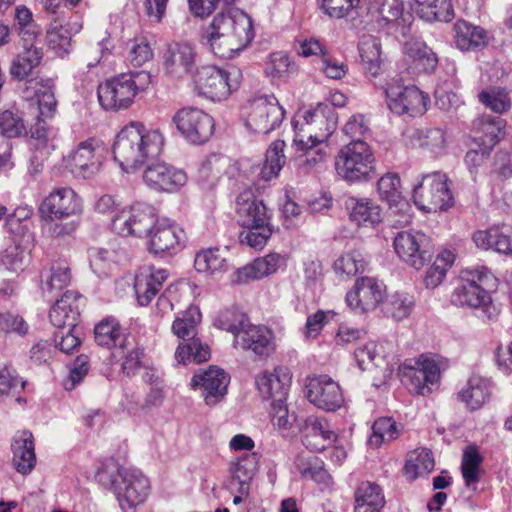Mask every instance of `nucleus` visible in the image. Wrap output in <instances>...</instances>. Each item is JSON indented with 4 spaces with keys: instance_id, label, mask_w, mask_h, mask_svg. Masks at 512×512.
Masks as SVG:
<instances>
[{
    "instance_id": "f257e3e1",
    "label": "nucleus",
    "mask_w": 512,
    "mask_h": 512,
    "mask_svg": "<svg viewBox=\"0 0 512 512\" xmlns=\"http://www.w3.org/2000/svg\"><path fill=\"white\" fill-rule=\"evenodd\" d=\"M164 142L159 130H149L141 122H131L117 135L113 145L114 159L123 171L133 172L148 159L158 156Z\"/></svg>"
},
{
    "instance_id": "f03ea898",
    "label": "nucleus",
    "mask_w": 512,
    "mask_h": 512,
    "mask_svg": "<svg viewBox=\"0 0 512 512\" xmlns=\"http://www.w3.org/2000/svg\"><path fill=\"white\" fill-rule=\"evenodd\" d=\"M205 38L216 56L229 58L254 38L252 20L240 9L230 8L214 17Z\"/></svg>"
},
{
    "instance_id": "7ed1b4c3",
    "label": "nucleus",
    "mask_w": 512,
    "mask_h": 512,
    "mask_svg": "<svg viewBox=\"0 0 512 512\" xmlns=\"http://www.w3.org/2000/svg\"><path fill=\"white\" fill-rule=\"evenodd\" d=\"M98 482L111 490L124 512H131L148 496L150 483L139 470L121 467L114 460L105 461L97 472Z\"/></svg>"
},
{
    "instance_id": "20e7f679",
    "label": "nucleus",
    "mask_w": 512,
    "mask_h": 512,
    "mask_svg": "<svg viewBox=\"0 0 512 512\" xmlns=\"http://www.w3.org/2000/svg\"><path fill=\"white\" fill-rule=\"evenodd\" d=\"M496 281L493 274L484 266L465 268L461 271L451 302L458 307L481 310L483 317L495 319L499 310L493 304L487 288Z\"/></svg>"
},
{
    "instance_id": "39448f33",
    "label": "nucleus",
    "mask_w": 512,
    "mask_h": 512,
    "mask_svg": "<svg viewBox=\"0 0 512 512\" xmlns=\"http://www.w3.org/2000/svg\"><path fill=\"white\" fill-rule=\"evenodd\" d=\"M200 322L201 313L198 307L192 305L182 313V316L174 320L172 331L182 340L175 351V360L178 364H199L210 358L208 345L196 337Z\"/></svg>"
},
{
    "instance_id": "423d86ee",
    "label": "nucleus",
    "mask_w": 512,
    "mask_h": 512,
    "mask_svg": "<svg viewBox=\"0 0 512 512\" xmlns=\"http://www.w3.org/2000/svg\"><path fill=\"white\" fill-rule=\"evenodd\" d=\"M151 76L146 71L124 73L106 80L98 87V99L105 110L127 109L135 96L150 83Z\"/></svg>"
},
{
    "instance_id": "0eeeda50",
    "label": "nucleus",
    "mask_w": 512,
    "mask_h": 512,
    "mask_svg": "<svg viewBox=\"0 0 512 512\" xmlns=\"http://www.w3.org/2000/svg\"><path fill=\"white\" fill-rule=\"evenodd\" d=\"M337 174L349 183L366 182L376 177L375 157L363 140H352L335 158Z\"/></svg>"
},
{
    "instance_id": "6e6552de",
    "label": "nucleus",
    "mask_w": 512,
    "mask_h": 512,
    "mask_svg": "<svg viewBox=\"0 0 512 512\" xmlns=\"http://www.w3.org/2000/svg\"><path fill=\"white\" fill-rule=\"evenodd\" d=\"M450 185L451 181L443 172L434 171L423 175L413 189L415 205L427 213L447 210L454 203Z\"/></svg>"
},
{
    "instance_id": "1a4fd4ad",
    "label": "nucleus",
    "mask_w": 512,
    "mask_h": 512,
    "mask_svg": "<svg viewBox=\"0 0 512 512\" xmlns=\"http://www.w3.org/2000/svg\"><path fill=\"white\" fill-rule=\"evenodd\" d=\"M192 80L199 94L213 101H221L238 88L239 72L205 65L196 69Z\"/></svg>"
},
{
    "instance_id": "9d476101",
    "label": "nucleus",
    "mask_w": 512,
    "mask_h": 512,
    "mask_svg": "<svg viewBox=\"0 0 512 512\" xmlns=\"http://www.w3.org/2000/svg\"><path fill=\"white\" fill-rule=\"evenodd\" d=\"M383 91L388 108L397 115H422L427 110L428 96L413 85H404L401 79H389Z\"/></svg>"
},
{
    "instance_id": "9b49d317",
    "label": "nucleus",
    "mask_w": 512,
    "mask_h": 512,
    "mask_svg": "<svg viewBox=\"0 0 512 512\" xmlns=\"http://www.w3.org/2000/svg\"><path fill=\"white\" fill-rule=\"evenodd\" d=\"M158 218L155 209L143 203L123 208L112 219V229L122 236L149 237Z\"/></svg>"
},
{
    "instance_id": "f8f14e48",
    "label": "nucleus",
    "mask_w": 512,
    "mask_h": 512,
    "mask_svg": "<svg viewBox=\"0 0 512 512\" xmlns=\"http://www.w3.org/2000/svg\"><path fill=\"white\" fill-rule=\"evenodd\" d=\"M285 110L273 95H257L249 101L246 125L256 133L267 134L280 126Z\"/></svg>"
},
{
    "instance_id": "ddd939ff",
    "label": "nucleus",
    "mask_w": 512,
    "mask_h": 512,
    "mask_svg": "<svg viewBox=\"0 0 512 512\" xmlns=\"http://www.w3.org/2000/svg\"><path fill=\"white\" fill-rule=\"evenodd\" d=\"M172 120L180 134L193 144L205 143L214 131L213 118L198 108H182Z\"/></svg>"
},
{
    "instance_id": "4468645a",
    "label": "nucleus",
    "mask_w": 512,
    "mask_h": 512,
    "mask_svg": "<svg viewBox=\"0 0 512 512\" xmlns=\"http://www.w3.org/2000/svg\"><path fill=\"white\" fill-rule=\"evenodd\" d=\"M393 244L397 255L416 269L422 268L433 255L431 239L422 232H400Z\"/></svg>"
},
{
    "instance_id": "2eb2a0df",
    "label": "nucleus",
    "mask_w": 512,
    "mask_h": 512,
    "mask_svg": "<svg viewBox=\"0 0 512 512\" xmlns=\"http://www.w3.org/2000/svg\"><path fill=\"white\" fill-rule=\"evenodd\" d=\"M103 160L104 147L100 141L93 138L80 142L66 158L71 172L84 179L97 174Z\"/></svg>"
},
{
    "instance_id": "dca6fc26",
    "label": "nucleus",
    "mask_w": 512,
    "mask_h": 512,
    "mask_svg": "<svg viewBox=\"0 0 512 512\" xmlns=\"http://www.w3.org/2000/svg\"><path fill=\"white\" fill-rule=\"evenodd\" d=\"M400 371L407 379L409 390L415 394L426 396L431 393V385L440 380L438 363L425 355L415 360L414 365L404 364Z\"/></svg>"
},
{
    "instance_id": "f3484780",
    "label": "nucleus",
    "mask_w": 512,
    "mask_h": 512,
    "mask_svg": "<svg viewBox=\"0 0 512 512\" xmlns=\"http://www.w3.org/2000/svg\"><path fill=\"white\" fill-rule=\"evenodd\" d=\"M306 397L310 403L325 411H335L344 403L341 387L328 375L308 377Z\"/></svg>"
},
{
    "instance_id": "a211bd4d",
    "label": "nucleus",
    "mask_w": 512,
    "mask_h": 512,
    "mask_svg": "<svg viewBox=\"0 0 512 512\" xmlns=\"http://www.w3.org/2000/svg\"><path fill=\"white\" fill-rule=\"evenodd\" d=\"M186 233L174 221L158 219L149 235V250L154 254L173 255L185 246Z\"/></svg>"
},
{
    "instance_id": "6ab92c4d",
    "label": "nucleus",
    "mask_w": 512,
    "mask_h": 512,
    "mask_svg": "<svg viewBox=\"0 0 512 512\" xmlns=\"http://www.w3.org/2000/svg\"><path fill=\"white\" fill-rule=\"evenodd\" d=\"M229 382L230 377L223 369L210 366L193 376L191 386L200 391L208 406H214L226 395Z\"/></svg>"
},
{
    "instance_id": "aec40b11",
    "label": "nucleus",
    "mask_w": 512,
    "mask_h": 512,
    "mask_svg": "<svg viewBox=\"0 0 512 512\" xmlns=\"http://www.w3.org/2000/svg\"><path fill=\"white\" fill-rule=\"evenodd\" d=\"M196 67V51L189 43H174L168 46L163 55V69L174 79L190 76L193 79Z\"/></svg>"
},
{
    "instance_id": "412c9836",
    "label": "nucleus",
    "mask_w": 512,
    "mask_h": 512,
    "mask_svg": "<svg viewBox=\"0 0 512 512\" xmlns=\"http://www.w3.org/2000/svg\"><path fill=\"white\" fill-rule=\"evenodd\" d=\"M143 180L150 188L163 192H176L187 182L186 173L165 162L150 164L144 171Z\"/></svg>"
},
{
    "instance_id": "4be33fe9",
    "label": "nucleus",
    "mask_w": 512,
    "mask_h": 512,
    "mask_svg": "<svg viewBox=\"0 0 512 512\" xmlns=\"http://www.w3.org/2000/svg\"><path fill=\"white\" fill-rule=\"evenodd\" d=\"M236 163L228 156L210 154L200 164L197 171V182L204 189L215 187L218 182L227 177L231 179L238 174Z\"/></svg>"
},
{
    "instance_id": "5701e85b",
    "label": "nucleus",
    "mask_w": 512,
    "mask_h": 512,
    "mask_svg": "<svg viewBox=\"0 0 512 512\" xmlns=\"http://www.w3.org/2000/svg\"><path fill=\"white\" fill-rule=\"evenodd\" d=\"M234 345L260 357H268L276 347L271 329L263 325H252L249 322L236 334Z\"/></svg>"
},
{
    "instance_id": "b1692460",
    "label": "nucleus",
    "mask_w": 512,
    "mask_h": 512,
    "mask_svg": "<svg viewBox=\"0 0 512 512\" xmlns=\"http://www.w3.org/2000/svg\"><path fill=\"white\" fill-rule=\"evenodd\" d=\"M39 211L42 216L68 218L81 213V199L69 187L57 188L44 199Z\"/></svg>"
},
{
    "instance_id": "393cba45",
    "label": "nucleus",
    "mask_w": 512,
    "mask_h": 512,
    "mask_svg": "<svg viewBox=\"0 0 512 512\" xmlns=\"http://www.w3.org/2000/svg\"><path fill=\"white\" fill-rule=\"evenodd\" d=\"M383 295V283L372 277H361L356 280L354 288L347 293L346 302L354 310L367 312L377 307Z\"/></svg>"
},
{
    "instance_id": "a878e982",
    "label": "nucleus",
    "mask_w": 512,
    "mask_h": 512,
    "mask_svg": "<svg viewBox=\"0 0 512 512\" xmlns=\"http://www.w3.org/2000/svg\"><path fill=\"white\" fill-rule=\"evenodd\" d=\"M85 306V298L76 291H66L51 307L49 319L57 328H73L77 326L81 311Z\"/></svg>"
},
{
    "instance_id": "bb28decb",
    "label": "nucleus",
    "mask_w": 512,
    "mask_h": 512,
    "mask_svg": "<svg viewBox=\"0 0 512 512\" xmlns=\"http://www.w3.org/2000/svg\"><path fill=\"white\" fill-rule=\"evenodd\" d=\"M235 209L238 222L243 227L271 224V212L250 189L244 190L237 196Z\"/></svg>"
},
{
    "instance_id": "cd10ccee",
    "label": "nucleus",
    "mask_w": 512,
    "mask_h": 512,
    "mask_svg": "<svg viewBox=\"0 0 512 512\" xmlns=\"http://www.w3.org/2000/svg\"><path fill=\"white\" fill-rule=\"evenodd\" d=\"M337 127V116L333 108L325 107L317 109L311 116V122L307 121L298 132L313 144H322L327 141Z\"/></svg>"
},
{
    "instance_id": "c85d7f7f",
    "label": "nucleus",
    "mask_w": 512,
    "mask_h": 512,
    "mask_svg": "<svg viewBox=\"0 0 512 512\" xmlns=\"http://www.w3.org/2000/svg\"><path fill=\"white\" fill-rule=\"evenodd\" d=\"M294 131L293 143L297 151L301 152L295 158L296 167L304 174L318 171L328 156L327 146L312 145L311 141L306 140L305 136L298 132V123H294Z\"/></svg>"
},
{
    "instance_id": "c756f323",
    "label": "nucleus",
    "mask_w": 512,
    "mask_h": 512,
    "mask_svg": "<svg viewBox=\"0 0 512 512\" xmlns=\"http://www.w3.org/2000/svg\"><path fill=\"white\" fill-rule=\"evenodd\" d=\"M302 434L303 445L313 452L325 450L337 439L328 422L314 415L305 419Z\"/></svg>"
},
{
    "instance_id": "7c9ffc66",
    "label": "nucleus",
    "mask_w": 512,
    "mask_h": 512,
    "mask_svg": "<svg viewBox=\"0 0 512 512\" xmlns=\"http://www.w3.org/2000/svg\"><path fill=\"white\" fill-rule=\"evenodd\" d=\"M291 377L284 368H275L273 371H263L256 377V386L265 399L271 402H285Z\"/></svg>"
},
{
    "instance_id": "2f4dec72",
    "label": "nucleus",
    "mask_w": 512,
    "mask_h": 512,
    "mask_svg": "<svg viewBox=\"0 0 512 512\" xmlns=\"http://www.w3.org/2000/svg\"><path fill=\"white\" fill-rule=\"evenodd\" d=\"M259 457L254 452H244L230 462V477L226 486L233 491L235 486L240 487L241 493H249L250 482L256 474Z\"/></svg>"
},
{
    "instance_id": "473e14b6",
    "label": "nucleus",
    "mask_w": 512,
    "mask_h": 512,
    "mask_svg": "<svg viewBox=\"0 0 512 512\" xmlns=\"http://www.w3.org/2000/svg\"><path fill=\"white\" fill-rule=\"evenodd\" d=\"M286 265V258L278 253H269L264 257L255 259L252 263L239 268L236 272L238 283H247L276 273Z\"/></svg>"
},
{
    "instance_id": "72a5a7b5",
    "label": "nucleus",
    "mask_w": 512,
    "mask_h": 512,
    "mask_svg": "<svg viewBox=\"0 0 512 512\" xmlns=\"http://www.w3.org/2000/svg\"><path fill=\"white\" fill-rule=\"evenodd\" d=\"M453 32L454 43L462 51L480 50L489 43V36L484 28L463 19L455 22Z\"/></svg>"
},
{
    "instance_id": "f704fd0d",
    "label": "nucleus",
    "mask_w": 512,
    "mask_h": 512,
    "mask_svg": "<svg viewBox=\"0 0 512 512\" xmlns=\"http://www.w3.org/2000/svg\"><path fill=\"white\" fill-rule=\"evenodd\" d=\"M393 351L394 346L391 342L369 341L354 351V357L358 367L365 371L372 366L381 367L385 363L388 364Z\"/></svg>"
},
{
    "instance_id": "c9c22d12",
    "label": "nucleus",
    "mask_w": 512,
    "mask_h": 512,
    "mask_svg": "<svg viewBox=\"0 0 512 512\" xmlns=\"http://www.w3.org/2000/svg\"><path fill=\"white\" fill-rule=\"evenodd\" d=\"M490 381L480 375H471L457 393V398L471 411L480 409L490 398Z\"/></svg>"
},
{
    "instance_id": "e433bc0d",
    "label": "nucleus",
    "mask_w": 512,
    "mask_h": 512,
    "mask_svg": "<svg viewBox=\"0 0 512 512\" xmlns=\"http://www.w3.org/2000/svg\"><path fill=\"white\" fill-rule=\"evenodd\" d=\"M473 241L481 249H493L499 253L512 254V227L495 226L473 234Z\"/></svg>"
},
{
    "instance_id": "4c0bfd02",
    "label": "nucleus",
    "mask_w": 512,
    "mask_h": 512,
    "mask_svg": "<svg viewBox=\"0 0 512 512\" xmlns=\"http://www.w3.org/2000/svg\"><path fill=\"white\" fill-rule=\"evenodd\" d=\"M168 277L164 269H144L135 278L134 289L141 306L148 305L158 294Z\"/></svg>"
},
{
    "instance_id": "58836bf2",
    "label": "nucleus",
    "mask_w": 512,
    "mask_h": 512,
    "mask_svg": "<svg viewBox=\"0 0 512 512\" xmlns=\"http://www.w3.org/2000/svg\"><path fill=\"white\" fill-rule=\"evenodd\" d=\"M23 97L25 99L36 98L39 113L42 117H51L55 112L57 101L51 80H27Z\"/></svg>"
},
{
    "instance_id": "ea45409f",
    "label": "nucleus",
    "mask_w": 512,
    "mask_h": 512,
    "mask_svg": "<svg viewBox=\"0 0 512 512\" xmlns=\"http://www.w3.org/2000/svg\"><path fill=\"white\" fill-rule=\"evenodd\" d=\"M94 334L95 341L98 345L115 349L116 352H124V350L130 346V341L124 333V330L118 320L113 317L103 319L98 323L95 326Z\"/></svg>"
},
{
    "instance_id": "a19ab883",
    "label": "nucleus",
    "mask_w": 512,
    "mask_h": 512,
    "mask_svg": "<svg viewBox=\"0 0 512 512\" xmlns=\"http://www.w3.org/2000/svg\"><path fill=\"white\" fill-rule=\"evenodd\" d=\"M345 207L350 220L358 226L373 227L382 220L380 207L368 198L348 197Z\"/></svg>"
},
{
    "instance_id": "79ce46f5",
    "label": "nucleus",
    "mask_w": 512,
    "mask_h": 512,
    "mask_svg": "<svg viewBox=\"0 0 512 512\" xmlns=\"http://www.w3.org/2000/svg\"><path fill=\"white\" fill-rule=\"evenodd\" d=\"M13 464L18 472L29 473L36 463L32 434L28 431L19 432L11 444Z\"/></svg>"
},
{
    "instance_id": "37998d69",
    "label": "nucleus",
    "mask_w": 512,
    "mask_h": 512,
    "mask_svg": "<svg viewBox=\"0 0 512 512\" xmlns=\"http://www.w3.org/2000/svg\"><path fill=\"white\" fill-rule=\"evenodd\" d=\"M505 123L499 117L483 115L473 122V128L479 136L476 141L479 147H485L491 151L504 136Z\"/></svg>"
},
{
    "instance_id": "c03bdc74",
    "label": "nucleus",
    "mask_w": 512,
    "mask_h": 512,
    "mask_svg": "<svg viewBox=\"0 0 512 512\" xmlns=\"http://www.w3.org/2000/svg\"><path fill=\"white\" fill-rule=\"evenodd\" d=\"M24 43V51L12 60L9 69L10 76L19 81L27 79L43 57L41 47L34 45V42Z\"/></svg>"
},
{
    "instance_id": "a18cd8bd",
    "label": "nucleus",
    "mask_w": 512,
    "mask_h": 512,
    "mask_svg": "<svg viewBox=\"0 0 512 512\" xmlns=\"http://www.w3.org/2000/svg\"><path fill=\"white\" fill-rule=\"evenodd\" d=\"M415 13L426 22H450L454 17L452 0H413Z\"/></svg>"
},
{
    "instance_id": "49530a36",
    "label": "nucleus",
    "mask_w": 512,
    "mask_h": 512,
    "mask_svg": "<svg viewBox=\"0 0 512 512\" xmlns=\"http://www.w3.org/2000/svg\"><path fill=\"white\" fill-rule=\"evenodd\" d=\"M385 505V497L379 485L362 482L355 491L354 512H380Z\"/></svg>"
},
{
    "instance_id": "de8ad7c7",
    "label": "nucleus",
    "mask_w": 512,
    "mask_h": 512,
    "mask_svg": "<svg viewBox=\"0 0 512 512\" xmlns=\"http://www.w3.org/2000/svg\"><path fill=\"white\" fill-rule=\"evenodd\" d=\"M30 262L27 247L20 240L10 239L1 252L0 266L7 272L19 274L23 272Z\"/></svg>"
},
{
    "instance_id": "09e8293b",
    "label": "nucleus",
    "mask_w": 512,
    "mask_h": 512,
    "mask_svg": "<svg viewBox=\"0 0 512 512\" xmlns=\"http://www.w3.org/2000/svg\"><path fill=\"white\" fill-rule=\"evenodd\" d=\"M405 54L412 60L415 69L421 72H432L438 64L436 54L425 42L419 39H411L405 43Z\"/></svg>"
},
{
    "instance_id": "8fccbe9b",
    "label": "nucleus",
    "mask_w": 512,
    "mask_h": 512,
    "mask_svg": "<svg viewBox=\"0 0 512 512\" xmlns=\"http://www.w3.org/2000/svg\"><path fill=\"white\" fill-rule=\"evenodd\" d=\"M81 30V25L78 23H64L62 18H54L47 30L48 43L53 47L64 52L68 51L70 41L73 34Z\"/></svg>"
},
{
    "instance_id": "3c124183",
    "label": "nucleus",
    "mask_w": 512,
    "mask_h": 512,
    "mask_svg": "<svg viewBox=\"0 0 512 512\" xmlns=\"http://www.w3.org/2000/svg\"><path fill=\"white\" fill-rule=\"evenodd\" d=\"M358 48L364 69L372 76H376L380 71L381 64L379 40L374 36L364 35L360 38Z\"/></svg>"
},
{
    "instance_id": "603ef678",
    "label": "nucleus",
    "mask_w": 512,
    "mask_h": 512,
    "mask_svg": "<svg viewBox=\"0 0 512 512\" xmlns=\"http://www.w3.org/2000/svg\"><path fill=\"white\" fill-rule=\"evenodd\" d=\"M295 467L304 479L314 480L325 485L330 484L331 477L323 467V462L316 456L299 454Z\"/></svg>"
},
{
    "instance_id": "864d4df0",
    "label": "nucleus",
    "mask_w": 512,
    "mask_h": 512,
    "mask_svg": "<svg viewBox=\"0 0 512 512\" xmlns=\"http://www.w3.org/2000/svg\"><path fill=\"white\" fill-rule=\"evenodd\" d=\"M286 144L283 140H275L266 151V159L261 170V176L269 181L277 177L286 163L284 149Z\"/></svg>"
},
{
    "instance_id": "5fc2aeb1",
    "label": "nucleus",
    "mask_w": 512,
    "mask_h": 512,
    "mask_svg": "<svg viewBox=\"0 0 512 512\" xmlns=\"http://www.w3.org/2000/svg\"><path fill=\"white\" fill-rule=\"evenodd\" d=\"M378 193L382 200L387 201L389 205H398L408 207V204L402 202L401 182L397 173H387L377 182Z\"/></svg>"
},
{
    "instance_id": "6e6d98bb",
    "label": "nucleus",
    "mask_w": 512,
    "mask_h": 512,
    "mask_svg": "<svg viewBox=\"0 0 512 512\" xmlns=\"http://www.w3.org/2000/svg\"><path fill=\"white\" fill-rule=\"evenodd\" d=\"M482 456L476 446H467L463 452L461 470L466 486H471L479 481Z\"/></svg>"
},
{
    "instance_id": "4d7b16f0",
    "label": "nucleus",
    "mask_w": 512,
    "mask_h": 512,
    "mask_svg": "<svg viewBox=\"0 0 512 512\" xmlns=\"http://www.w3.org/2000/svg\"><path fill=\"white\" fill-rule=\"evenodd\" d=\"M455 255L449 251H442L435 259L433 265L429 268L424 278L427 288H435L446 276L447 270L452 266Z\"/></svg>"
},
{
    "instance_id": "13d9d810",
    "label": "nucleus",
    "mask_w": 512,
    "mask_h": 512,
    "mask_svg": "<svg viewBox=\"0 0 512 512\" xmlns=\"http://www.w3.org/2000/svg\"><path fill=\"white\" fill-rule=\"evenodd\" d=\"M366 260L359 251H352L340 256L333 265L335 273L342 279L355 276L364 270Z\"/></svg>"
},
{
    "instance_id": "bf43d9fd",
    "label": "nucleus",
    "mask_w": 512,
    "mask_h": 512,
    "mask_svg": "<svg viewBox=\"0 0 512 512\" xmlns=\"http://www.w3.org/2000/svg\"><path fill=\"white\" fill-rule=\"evenodd\" d=\"M370 10L379 23L387 25L397 21L402 15L403 3L401 0H373Z\"/></svg>"
},
{
    "instance_id": "052dcab7",
    "label": "nucleus",
    "mask_w": 512,
    "mask_h": 512,
    "mask_svg": "<svg viewBox=\"0 0 512 512\" xmlns=\"http://www.w3.org/2000/svg\"><path fill=\"white\" fill-rule=\"evenodd\" d=\"M41 280L44 293H52L54 290H61L70 283V269L65 265H53L49 271L41 273Z\"/></svg>"
},
{
    "instance_id": "680f3d73",
    "label": "nucleus",
    "mask_w": 512,
    "mask_h": 512,
    "mask_svg": "<svg viewBox=\"0 0 512 512\" xmlns=\"http://www.w3.org/2000/svg\"><path fill=\"white\" fill-rule=\"evenodd\" d=\"M15 21L23 42H34L40 35L41 29L33 20V14L26 6L16 7Z\"/></svg>"
},
{
    "instance_id": "e2e57ef3",
    "label": "nucleus",
    "mask_w": 512,
    "mask_h": 512,
    "mask_svg": "<svg viewBox=\"0 0 512 512\" xmlns=\"http://www.w3.org/2000/svg\"><path fill=\"white\" fill-rule=\"evenodd\" d=\"M243 228L244 229L239 234L240 243L256 250L262 249L273 233L272 224Z\"/></svg>"
},
{
    "instance_id": "0e129e2a",
    "label": "nucleus",
    "mask_w": 512,
    "mask_h": 512,
    "mask_svg": "<svg viewBox=\"0 0 512 512\" xmlns=\"http://www.w3.org/2000/svg\"><path fill=\"white\" fill-rule=\"evenodd\" d=\"M479 101L495 113H503L510 109L511 100L508 93L499 87L482 90L478 94Z\"/></svg>"
},
{
    "instance_id": "69168bd1",
    "label": "nucleus",
    "mask_w": 512,
    "mask_h": 512,
    "mask_svg": "<svg viewBox=\"0 0 512 512\" xmlns=\"http://www.w3.org/2000/svg\"><path fill=\"white\" fill-rule=\"evenodd\" d=\"M434 459L429 449L422 448L414 452L405 464V472L412 479L419 475L428 474L434 469Z\"/></svg>"
},
{
    "instance_id": "338daca9",
    "label": "nucleus",
    "mask_w": 512,
    "mask_h": 512,
    "mask_svg": "<svg viewBox=\"0 0 512 512\" xmlns=\"http://www.w3.org/2000/svg\"><path fill=\"white\" fill-rule=\"evenodd\" d=\"M225 258L220 254L219 249H206L196 254L194 265L199 272H216L224 268Z\"/></svg>"
},
{
    "instance_id": "774afa93",
    "label": "nucleus",
    "mask_w": 512,
    "mask_h": 512,
    "mask_svg": "<svg viewBox=\"0 0 512 512\" xmlns=\"http://www.w3.org/2000/svg\"><path fill=\"white\" fill-rule=\"evenodd\" d=\"M0 132L8 138L27 135L23 118L17 112L11 110L0 113Z\"/></svg>"
}]
</instances>
